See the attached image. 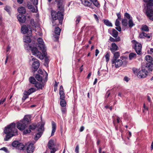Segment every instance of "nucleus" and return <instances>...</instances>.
<instances>
[{
    "instance_id": "1",
    "label": "nucleus",
    "mask_w": 153,
    "mask_h": 153,
    "mask_svg": "<svg viewBox=\"0 0 153 153\" xmlns=\"http://www.w3.org/2000/svg\"><path fill=\"white\" fill-rule=\"evenodd\" d=\"M15 123H12L5 128L4 132L7 135L4 139V140L7 141L10 137L17 134V130L15 128Z\"/></svg>"
},
{
    "instance_id": "2",
    "label": "nucleus",
    "mask_w": 153,
    "mask_h": 153,
    "mask_svg": "<svg viewBox=\"0 0 153 153\" xmlns=\"http://www.w3.org/2000/svg\"><path fill=\"white\" fill-rule=\"evenodd\" d=\"M125 16L128 19V21L126 19H124L122 20V25L125 26H127L128 25L129 27L131 28L132 27L135 25V24L133 22L132 18L131 17L129 14L127 13H125Z\"/></svg>"
},
{
    "instance_id": "3",
    "label": "nucleus",
    "mask_w": 153,
    "mask_h": 153,
    "mask_svg": "<svg viewBox=\"0 0 153 153\" xmlns=\"http://www.w3.org/2000/svg\"><path fill=\"white\" fill-rule=\"evenodd\" d=\"M51 15L53 20L52 22L53 26H54L55 25L54 20L57 19L59 20L60 23L62 24V20L63 19V15L60 12L58 11L57 13H56L55 12L52 11L51 12Z\"/></svg>"
},
{
    "instance_id": "4",
    "label": "nucleus",
    "mask_w": 153,
    "mask_h": 153,
    "mask_svg": "<svg viewBox=\"0 0 153 153\" xmlns=\"http://www.w3.org/2000/svg\"><path fill=\"white\" fill-rule=\"evenodd\" d=\"M145 59L148 62L146 63V68L152 71L153 68V58L149 55H146L145 57Z\"/></svg>"
},
{
    "instance_id": "5",
    "label": "nucleus",
    "mask_w": 153,
    "mask_h": 153,
    "mask_svg": "<svg viewBox=\"0 0 153 153\" xmlns=\"http://www.w3.org/2000/svg\"><path fill=\"white\" fill-rule=\"evenodd\" d=\"M31 52L33 55L36 56L40 59H43L46 56V52L43 53L42 54L41 52L39 51L37 48L36 47H33L31 49Z\"/></svg>"
},
{
    "instance_id": "6",
    "label": "nucleus",
    "mask_w": 153,
    "mask_h": 153,
    "mask_svg": "<svg viewBox=\"0 0 153 153\" xmlns=\"http://www.w3.org/2000/svg\"><path fill=\"white\" fill-rule=\"evenodd\" d=\"M132 42L134 48L137 54L139 55L141 54L142 48L141 44L134 40H132Z\"/></svg>"
},
{
    "instance_id": "7",
    "label": "nucleus",
    "mask_w": 153,
    "mask_h": 153,
    "mask_svg": "<svg viewBox=\"0 0 153 153\" xmlns=\"http://www.w3.org/2000/svg\"><path fill=\"white\" fill-rule=\"evenodd\" d=\"M44 123H41L40 126L38 127V132L35 135V140H37L41 137L44 130Z\"/></svg>"
},
{
    "instance_id": "8",
    "label": "nucleus",
    "mask_w": 153,
    "mask_h": 153,
    "mask_svg": "<svg viewBox=\"0 0 153 153\" xmlns=\"http://www.w3.org/2000/svg\"><path fill=\"white\" fill-rule=\"evenodd\" d=\"M21 31L24 34L27 33L29 36H32V30L30 25L26 26L23 25L21 27Z\"/></svg>"
},
{
    "instance_id": "9",
    "label": "nucleus",
    "mask_w": 153,
    "mask_h": 153,
    "mask_svg": "<svg viewBox=\"0 0 153 153\" xmlns=\"http://www.w3.org/2000/svg\"><path fill=\"white\" fill-rule=\"evenodd\" d=\"M96 6L98 7L99 4L97 0H90ZM82 3L85 6L90 7L91 4V3L88 0H81Z\"/></svg>"
},
{
    "instance_id": "10",
    "label": "nucleus",
    "mask_w": 153,
    "mask_h": 153,
    "mask_svg": "<svg viewBox=\"0 0 153 153\" xmlns=\"http://www.w3.org/2000/svg\"><path fill=\"white\" fill-rule=\"evenodd\" d=\"M38 43V46L40 50L42 51V53L46 52V49L44 43L43 41V39L41 38H39L37 39Z\"/></svg>"
},
{
    "instance_id": "11",
    "label": "nucleus",
    "mask_w": 153,
    "mask_h": 153,
    "mask_svg": "<svg viewBox=\"0 0 153 153\" xmlns=\"http://www.w3.org/2000/svg\"><path fill=\"white\" fill-rule=\"evenodd\" d=\"M28 125L22 120H21L17 123V128L20 130H23Z\"/></svg>"
},
{
    "instance_id": "12",
    "label": "nucleus",
    "mask_w": 153,
    "mask_h": 153,
    "mask_svg": "<svg viewBox=\"0 0 153 153\" xmlns=\"http://www.w3.org/2000/svg\"><path fill=\"white\" fill-rule=\"evenodd\" d=\"M48 148L52 150L50 152L51 153H55L57 149L54 147L55 144L54 140H49L48 143Z\"/></svg>"
},
{
    "instance_id": "13",
    "label": "nucleus",
    "mask_w": 153,
    "mask_h": 153,
    "mask_svg": "<svg viewBox=\"0 0 153 153\" xmlns=\"http://www.w3.org/2000/svg\"><path fill=\"white\" fill-rule=\"evenodd\" d=\"M148 73V72L146 69H143L138 72L137 76L140 78H144L146 76Z\"/></svg>"
},
{
    "instance_id": "14",
    "label": "nucleus",
    "mask_w": 153,
    "mask_h": 153,
    "mask_svg": "<svg viewBox=\"0 0 153 153\" xmlns=\"http://www.w3.org/2000/svg\"><path fill=\"white\" fill-rule=\"evenodd\" d=\"M112 64H114L116 68H118L122 65L123 61L120 59H113L112 61Z\"/></svg>"
},
{
    "instance_id": "15",
    "label": "nucleus",
    "mask_w": 153,
    "mask_h": 153,
    "mask_svg": "<svg viewBox=\"0 0 153 153\" xmlns=\"http://www.w3.org/2000/svg\"><path fill=\"white\" fill-rule=\"evenodd\" d=\"M146 14L150 19L153 21V9L151 8H148L146 11Z\"/></svg>"
},
{
    "instance_id": "16",
    "label": "nucleus",
    "mask_w": 153,
    "mask_h": 153,
    "mask_svg": "<svg viewBox=\"0 0 153 153\" xmlns=\"http://www.w3.org/2000/svg\"><path fill=\"white\" fill-rule=\"evenodd\" d=\"M36 127V125L35 124H33L29 125V129L25 130L23 132L24 134L30 133L31 131V130H33L35 129Z\"/></svg>"
},
{
    "instance_id": "17",
    "label": "nucleus",
    "mask_w": 153,
    "mask_h": 153,
    "mask_svg": "<svg viewBox=\"0 0 153 153\" xmlns=\"http://www.w3.org/2000/svg\"><path fill=\"white\" fill-rule=\"evenodd\" d=\"M34 147L33 146V144L32 143H29L28 145L27 148V151L28 153H32L33 152Z\"/></svg>"
},
{
    "instance_id": "18",
    "label": "nucleus",
    "mask_w": 153,
    "mask_h": 153,
    "mask_svg": "<svg viewBox=\"0 0 153 153\" xmlns=\"http://www.w3.org/2000/svg\"><path fill=\"white\" fill-rule=\"evenodd\" d=\"M59 94L60 99H64L65 98V95L64 92V89L62 85L60 86L59 88Z\"/></svg>"
},
{
    "instance_id": "19",
    "label": "nucleus",
    "mask_w": 153,
    "mask_h": 153,
    "mask_svg": "<svg viewBox=\"0 0 153 153\" xmlns=\"http://www.w3.org/2000/svg\"><path fill=\"white\" fill-rule=\"evenodd\" d=\"M17 19L21 23L24 22L26 21V17L22 14H19L17 16Z\"/></svg>"
},
{
    "instance_id": "20",
    "label": "nucleus",
    "mask_w": 153,
    "mask_h": 153,
    "mask_svg": "<svg viewBox=\"0 0 153 153\" xmlns=\"http://www.w3.org/2000/svg\"><path fill=\"white\" fill-rule=\"evenodd\" d=\"M39 66V62L38 60H36L33 63L32 66V67L34 69H36L35 71H36L38 68Z\"/></svg>"
},
{
    "instance_id": "21",
    "label": "nucleus",
    "mask_w": 153,
    "mask_h": 153,
    "mask_svg": "<svg viewBox=\"0 0 153 153\" xmlns=\"http://www.w3.org/2000/svg\"><path fill=\"white\" fill-rule=\"evenodd\" d=\"M52 131L51 134V136H53L54 135V133L56 131V124L54 121H53L52 122Z\"/></svg>"
},
{
    "instance_id": "22",
    "label": "nucleus",
    "mask_w": 153,
    "mask_h": 153,
    "mask_svg": "<svg viewBox=\"0 0 153 153\" xmlns=\"http://www.w3.org/2000/svg\"><path fill=\"white\" fill-rule=\"evenodd\" d=\"M30 115H26L25 116L23 120H22L24 122H25V123L28 125V123L30 120Z\"/></svg>"
},
{
    "instance_id": "23",
    "label": "nucleus",
    "mask_w": 153,
    "mask_h": 153,
    "mask_svg": "<svg viewBox=\"0 0 153 153\" xmlns=\"http://www.w3.org/2000/svg\"><path fill=\"white\" fill-rule=\"evenodd\" d=\"M44 84H41L38 82H36L35 83V87L36 88L37 90L42 89L44 86Z\"/></svg>"
},
{
    "instance_id": "24",
    "label": "nucleus",
    "mask_w": 153,
    "mask_h": 153,
    "mask_svg": "<svg viewBox=\"0 0 153 153\" xmlns=\"http://www.w3.org/2000/svg\"><path fill=\"white\" fill-rule=\"evenodd\" d=\"M28 36H23V40L25 42L29 43L31 42V39L30 37L31 36H29L28 35Z\"/></svg>"
},
{
    "instance_id": "25",
    "label": "nucleus",
    "mask_w": 153,
    "mask_h": 153,
    "mask_svg": "<svg viewBox=\"0 0 153 153\" xmlns=\"http://www.w3.org/2000/svg\"><path fill=\"white\" fill-rule=\"evenodd\" d=\"M118 49V47L115 43H113L111 44V50L112 52H114Z\"/></svg>"
},
{
    "instance_id": "26",
    "label": "nucleus",
    "mask_w": 153,
    "mask_h": 153,
    "mask_svg": "<svg viewBox=\"0 0 153 153\" xmlns=\"http://www.w3.org/2000/svg\"><path fill=\"white\" fill-rule=\"evenodd\" d=\"M18 11L20 13L25 14L26 12L25 8L24 7H20L18 9Z\"/></svg>"
},
{
    "instance_id": "27",
    "label": "nucleus",
    "mask_w": 153,
    "mask_h": 153,
    "mask_svg": "<svg viewBox=\"0 0 153 153\" xmlns=\"http://www.w3.org/2000/svg\"><path fill=\"white\" fill-rule=\"evenodd\" d=\"M129 59L130 60L136 59L137 58V55L134 53H131L129 54Z\"/></svg>"
},
{
    "instance_id": "28",
    "label": "nucleus",
    "mask_w": 153,
    "mask_h": 153,
    "mask_svg": "<svg viewBox=\"0 0 153 153\" xmlns=\"http://www.w3.org/2000/svg\"><path fill=\"white\" fill-rule=\"evenodd\" d=\"M147 9L146 11L148 10V8H151L152 9V8L150 6H153V0H150L148 3L147 4Z\"/></svg>"
},
{
    "instance_id": "29",
    "label": "nucleus",
    "mask_w": 153,
    "mask_h": 153,
    "mask_svg": "<svg viewBox=\"0 0 153 153\" xmlns=\"http://www.w3.org/2000/svg\"><path fill=\"white\" fill-rule=\"evenodd\" d=\"M28 7L29 9H30L32 12H36V9H35L34 7L30 4H28Z\"/></svg>"
},
{
    "instance_id": "30",
    "label": "nucleus",
    "mask_w": 153,
    "mask_h": 153,
    "mask_svg": "<svg viewBox=\"0 0 153 153\" xmlns=\"http://www.w3.org/2000/svg\"><path fill=\"white\" fill-rule=\"evenodd\" d=\"M23 94L24 95L22 98V100H25L26 99L28 98V95H30L29 94L28 92L26 91H24Z\"/></svg>"
},
{
    "instance_id": "31",
    "label": "nucleus",
    "mask_w": 153,
    "mask_h": 153,
    "mask_svg": "<svg viewBox=\"0 0 153 153\" xmlns=\"http://www.w3.org/2000/svg\"><path fill=\"white\" fill-rule=\"evenodd\" d=\"M141 30L146 32H148L149 30L148 27L145 25H143L142 26Z\"/></svg>"
},
{
    "instance_id": "32",
    "label": "nucleus",
    "mask_w": 153,
    "mask_h": 153,
    "mask_svg": "<svg viewBox=\"0 0 153 153\" xmlns=\"http://www.w3.org/2000/svg\"><path fill=\"white\" fill-rule=\"evenodd\" d=\"M118 32L114 29L112 30V36L114 38H117L118 35Z\"/></svg>"
},
{
    "instance_id": "33",
    "label": "nucleus",
    "mask_w": 153,
    "mask_h": 153,
    "mask_svg": "<svg viewBox=\"0 0 153 153\" xmlns=\"http://www.w3.org/2000/svg\"><path fill=\"white\" fill-rule=\"evenodd\" d=\"M17 149L20 150H24L25 149V146L22 143H20Z\"/></svg>"
},
{
    "instance_id": "34",
    "label": "nucleus",
    "mask_w": 153,
    "mask_h": 153,
    "mask_svg": "<svg viewBox=\"0 0 153 153\" xmlns=\"http://www.w3.org/2000/svg\"><path fill=\"white\" fill-rule=\"evenodd\" d=\"M61 100L60 101V105L62 107H64L65 106L66 104V102L65 100L64 99H60Z\"/></svg>"
},
{
    "instance_id": "35",
    "label": "nucleus",
    "mask_w": 153,
    "mask_h": 153,
    "mask_svg": "<svg viewBox=\"0 0 153 153\" xmlns=\"http://www.w3.org/2000/svg\"><path fill=\"white\" fill-rule=\"evenodd\" d=\"M36 79L38 81H42V76H41L39 74H37L35 76Z\"/></svg>"
},
{
    "instance_id": "36",
    "label": "nucleus",
    "mask_w": 153,
    "mask_h": 153,
    "mask_svg": "<svg viewBox=\"0 0 153 153\" xmlns=\"http://www.w3.org/2000/svg\"><path fill=\"white\" fill-rule=\"evenodd\" d=\"M61 31V29L59 27H56L55 29V33L57 35H59Z\"/></svg>"
},
{
    "instance_id": "37",
    "label": "nucleus",
    "mask_w": 153,
    "mask_h": 153,
    "mask_svg": "<svg viewBox=\"0 0 153 153\" xmlns=\"http://www.w3.org/2000/svg\"><path fill=\"white\" fill-rule=\"evenodd\" d=\"M29 80L30 83L33 84H35V82H36L35 79L32 76L30 77L29 78Z\"/></svg>"
},
{
    "instance_id": "38",
    "label": "nucleus",
    "mask_w": 153,
    "mask_h": 153,
    "mask_svg": "<svg viewBox=\"0 0 153 153\" xmlns=\"http://www.w3.org/2000/svg\"><path fill=\"white\" fill-rule=\"evenodd\" d=\"M19 143L18 141H14L12 143V145L13 147H15L17 148Z\"/></svg>"
},
{
    "instance_id": "39",
    "label": "nucleus",
    "mask_w": 153,
    "mask_h": 153,
    "mask_svg": "<svg viewBox=\"0 0 153 153\" xmlns=\"http://www.w3.org/2000/svg\"><path fill=\"white\" fill-rule=\"evenodd\" d=\"M104 23L107 26H112V24L109 21L107 20H104Z\"/></svg>"
},
{
    "instance_id": "40",
    "label": "nucleus",
    "mask_w": 153,
    "mask_h": 153,
    "mask_svg": "<svg viewBox=\"0 0 153 153\" xmlns=\"http://www.w3.org/2000/svg\"><path fill=\"white\" fill-rule=\"evenodd\" d=\"M36 91V89L34 88H31L29 89L27 92L29 93V94H31L32 93Z\"/></svg>"
},
{
    "instance_id": "41",
    "label": "nucleus",
    "mask_w": 153,
    "mask_h": 153,
    "mask_svg": "<svg viewBox=\"0 0 153 153\" xmlns=\"http://www.w3.org/2000/svg\"><path fill=\"white\" fill-rule=\"evenodd\" d=\"M114 56L115 59H117L120 56V53L119 52H116L114 53Z\"/></svg>"
},
{
    "instance_id": "42",
    "label": "nucleus",
    "mask_w": 153,
    "mask_h": 153,
    "mask_svg": "<svg viewBox=\"0 0 153 153\" xmlns=\"http://www.w3.org/2000/svg\"><path fill=\"white\" fill-rule=\"evenodd\" d=\"M55 1L59 6H61L62 4L63 0H55Z\"/></svg>"
},
{
    "instance_id": "43",
    "label": "nucleus",
    "mask_w": 153,
    "mask_h": 153,
    "mask_svg": "<svg viewBox=\"0 0 153 153\" xmlns=\"http://www.w3.org/2000/svg\"><path fill=\"white\" fill-rule=\"evenodd\" d=\"M106 62H108L109 60L110 59V54L108 52H107L105 56Z\"/></svg>"
},
{
    "instance_id": "44",
    "label": "nucleus",
    "mask_w": 153,
    "mask_h": 153,
    "mask_svg": "<svg viewBox=\"0 0 153 153\" xmlns=\"http://www.w3.org/2000/svg\"><path fill=\"white\" fill-rule=\"evenodd\" d=\"M30 23L33 26L36 27L35 23L34 22V20L33 19H32L30 20Z\"/></svg>"
},
{
    "instance_id": "45",
    "label": "nucleus",
    "mask_w": 153,
    "mask_h": 153,
    "mask_svg": "<svg viewBox=\"0 0 153 153\" xmlns=\"http://www.w3.org/2000/svg\"><path fill=\"white\" fill-rule=\"evenodd\" d=\"M80 19H81V18H80V16H77L76 17V24H78L79 23Z\"/></svg>"
},
{
    "instance_id": "46",
    "label": "nucleus",
    "mask_w": 153,
    "mask_h": 153,
    "mask_svg": "<svg viewBox=\"0 0 153 153\" xmlns=\"http://www.w3.org/2000/svg\"><path fill=\"white\" fill-rule=\"evenodd\" d=\"M79 145H77L76 146L75 149V152L76 153H79Z\"/></svg>"
},
{
    "instance_id": "47",
    "label": "nucleus",
    "mask_w": 153,
    "mask_h": 153,
    "mask_svg": "<svg viewBox=\"0 0 153 153\" xmlns=\"http://www.w3.org/2000/svg\"><path fill=\"white\" fill-rule=\"evenodd\" d=\"M10 7L8 6H6L4 8V9L7 12L9 13V12L10 11Z\"/></svg>"
},
{
    "instance_id": "48",
    "label": "nucleus",
    "mask_w": 153,
    "mask_h": 153,
    "mask_svg": "<svg viewBox=\"0 0 153 153\" xmlns=\"http://www.w3.org/2000/svg\"><path fill=\"white\" fill-rule=\"evenodd\" d=\"M120 25V22L119 20L118 19H117L116 20L115 23V25L116 26H119Z\"/></svg>"
},
{
    "instance_id": "49",
    "label": "nucleus",
    "mask_w": 153,
    "mask_h": 153,
    "mask_svg": "<svg viewBox=\"0 0 153 153\" xmlns=\"http://www.w3.org/2000/svg\"><path fill=\"white\" fill-rule=\"evenodd\" d=\"M6 100V98H5L4 99H1L0 100V105L1 104H2Z\"/></svg>"
},
{
    "instance_id": "50",
    "label": "nucleus",
    "mask_w": 153,
    "mask_h": 153,
    "mask_svg": "<svg viewBox=\"0 0 153 153\" xmlns=\"http://www.w3.org/2000/svg\"><path fill=\"white\" fill-rule=\"evenodd\" d=\"M0 150L4 151V152H8V150H7V149L5 147H3V148H1L0 149Z\"/></svg>"
},
{
    "instance_id": "51",
    "label": "nucleus",
    "mask_w": 153,
    "mask_h": 153,
    "mask_svg": "<svg viewBox=\"0 0 153 153\" xmlns=\"http://www.w3.org/2000/svg\"><path fill=\"white\" fill-rule=\"evenodd\" d=\"M144 34V37H146L148 39H149L150 38V36H148V34L146 33L145 32H143Z\"/></svg>"
},
{
    "instance_id": "52",
    "label": "nucleus",
    "mask_w": 153,
    "mask_h": 153,
    "mask_svg": "<svg viewBox=\"0 0 153 153\" xmlns=\"http://www.w3.org/2000/svg\"><path fill=\"white\" fill-rule=\"evenodd\" d=\"M115 28L119 32L121 31V27L119 26H119H117V27H115Z\"/></svg>"
},
{
    "instance_id": "53",
    "label": "nucleus",
    "mask_w": 153,
    "mask_h": 153,
    "mask_svg": "<svg viewBox=\"0 0 153 153\" xmlns=\"http://www.w3.org/2000/svg\"><path fill=\"white\" fill-rule=\"evenodd\" d=\"M139 37L140 38H144L143 32L140 33L139 34Z\"/></svg>"
},
{
    "instance_id": "54",
    "label": "nucleus",
    "mask_w": 153,
    "mask_h": 153,
    "mask_svg": "<svg viewBox=\"0 0 153 153\" xmlns=\"http://www.w3.org/2000/svg\"><path fill=\"white\" fill-rule=\"evenodd\" d=\"M33 3L34 5H37L38 4V0H33Z\"/></svg>"
},
{
    "instance_id": "55",
    "label": "nucleus",
    "mask_w": 153,
    "mask_h": 153,
    "mask_svg": "<svg viewBox=\"0 0 153 153\" xmlns=\"http://www.w3.org/2000/svg\"><path fill=\"white\" fill-rule=\"evenodd\" d=\"M129 78L127 76H125L124 78V80L126 82H128L129 80Z\"/></svg>"
},
{
    "instance_id": "56",
    "label": "nucleus",
    "mask_w": 153,
    "mask_h": 153,
    "mask_svg": "<svg viewBox=\"0 0 153 153\" xmlns=\"http://www.w3.org/2000/svg\"><path fill=\"white\" fill-rule=\"evenodd\" d=\"M94 16L97 21H99V19L97 15L96 14H94Z\"/></svg>"
},
{
    "instance_id": "57",
    "label": "nucleus",
    "mask_w": 153,
    "mask_h": 153,
    "mask_svg": "<svg viewBox=\"0 0 153 153\" xmlns=\"http://www.w3.org/2000/svg\"><path fill=\"white\" fill-rule=\"evenodd\" d=\"M61 110L63 113L64 114L65 113L66 111V109L65 108H62L61 109Z\"/></svg>"
},
{
    "instance_id": "58",
    "label": "nucleus",
    "mask_w": 153,
    "mask_h": 153,
    "mask_svg": "<svg viewBox=\"0 0 153 153\" xmlns=\"http://www.w3.org/2000/svg\"><path fill=\"white\" fill-rule=\"evenodd\" d=\"M117 16L118 17L117 19H121V15H120V14L119 13H117Z\"/></svg>"
},
{
    "instance_id": "59",
    "label": "nucleus",
    "mask_w": 153,
    "mask_h": 153,
    "mask_svg": "<svg viewBox=\"0 0 153 153\" xmlns=\"http://www.w3.org/2000/svg\"><path fill=\"white\" fill-rule=\"evenodd\" d=\"M116 39H114L112 37H110V40L111 42H114L115 41Z\"/></svg>"
},
{
    "instance_id": "60",
    "label": "nucleus",
    "mask_w": 153,
    "mask_h": 153,
    "mask_svg": "<svg viewBox=\"0 0 153 153\" xmlns=\"http://www.w3.org/2000/svg\"><path fill=\"white\" fill-rule=\"evenodd\" d=\"M108 91H107L106 93V98H108L109 97V96L110 95V93L108 92Z\"/></svg>"
},
{
    "instance_id": "61",
    "label": "nucleus",
    "mask_w": 153,
    "mask_h": 153,
    "mask_svg": "<svg viewBox=\"0 0 153 153\" xmlns=\"http://www.w3.org/2000/svg\"><path fill=\"white\" fill-rule=\"evenodd\" d=\"M38 72L39 74H41L42 75L43 72L41 70L39 69Z\"/></svg>"
},
{
    "instance_id": "62",
    "label": "nucleus",
    "mask_w": 153,
    "mask_h": 153,
    "mask_svg": "<svg viewBox=\"0 0 153 153\" xmlns=\"http://www.w3.org/2000/svg\"><path fill=\"white\" fill-rule=\"evenodd\" d=\"M99 51L98 49H96L95 51V56H97L99 53Z\"/></svg>"
},
{
    "instance_id": "63",
    "label": "nucleus",
    "mask_w": 153,
    "mask_h": 153,
    "mask_svg": "<svg viewBox=\"0 0 153 153\" xmlns=\"http://www.w3.org/2000/svg\"><path fill=\"white\" fill-rule=\"evenodd\" d=\"M84 127L83 126L81 127L80 128V131L82 132V131H83L84 130Z\"/></svg>"
},
{
    "instance_id": "64",
    "label": "nucleus",
    "mask_w": 153,
    "mask_h": 153,
    "mask_svg": "<svg viewBox=\"0 0 153 153\" xmlns=\"http://www.w3.org/2000/svg\"><path fill=\"white\" fill-rule=\"evenodd\" d=\"M23 0H17V2L19 3V4H22L23 1Z\"/></svg>"
}]
</instances>
